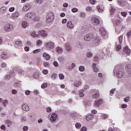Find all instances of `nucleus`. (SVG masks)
Listing matches in <instances>:
<instances>
[{"instance_id": "nucleus-39", "label": "nucleus", "mask_w": 131, "mask_h": 131, "mask_svg": "<svg viewBox=\"0 0 131 131\" xmlns=\"http://www.w3.org/2000/svg\"><path fill=\"white\" fill-rule=\"evenodd\" d=\"M84 70H85V68L84 66H80L79 67V70L81 72H83V71H84Z\"/></svg>"}, {"instance_id": "nucleus-59", "label": "nucleus", "mask_w": 131, "mask_h": 131, "mask_svg": "<svg viewBox=\"0 0 131 131\" xmlns=\"http://www.w3.org/2000/svg\"><path fill=\"white\" fill-rule=\"evenodd\" d=\"M39 52H40V49L35 50L33 51L34 54H37V53H39Z\"/></svg>"}, {"instance_id": "nucleus-23", "label": "nucleus", "mask_w": 131, "mask_h": 131, "mask_svg": "<svg viewBox=\"0 0 131 131\" xmlns=\"http://www.w3.org/2000/svg\"><path fill=\"white\" fill-rule=\"evenodd\" d=\"M15 43L17 48H21L22 47V41H16Z\"/></svg>"}, {"instance_id": "nucleus-20", "label": "nucleus", "mask_w": 131, "mask_h": 131, "mask_svg": "<svg viewBox=\"0 0 131 131\" xmlns=\"http://www.w3.org/2000/svg\"><path fill=\"white\" fill-rule=\"evenodd\" d=\"M123 52L124 53H125V54H127V55H129V54H130V50L128 49L127 46L124 48Z\"/></svg>"}, {"instance_id": "nucleus-28", "label": "nucleus", "mask_w": 131, "mask_h": 131, "mask_svg": "<svg viewBox=\"0 0 131 131\" xmlns=\"http://www.w3.org/2000/svg\"><path fill=\"white\" fill-rule=\"evenodd\" d=\"M84 92V90H81L79 91V96L81 97H84V94L83 92Z\"/></svg>"}, {"instance_id": "nucleus-4", "label": "nucleus", "mask_w": 131, "mask_h": 131, "mask_svg": "<svg viewBox=\"0 0 131 131\" xmlns=\"http://www.w3.org/2000/svg\"><path fill=\"white\" fill-rule=\"evenodd\" d=\"M55 19V14L53 12H50L48 13L46 17V23H53Z\"/></svg>"}, {"instance_id": "nucleus-48", "label": "nucleus", "mask_w": 131, "mask_h": 131, "mask_svg": "<svg viewBox=\"0 0 131 131\" xmlns=\"http://www.w3.org/2000/svg\"><path fill=\"white\" fill-rule=\"evenodd\" d=\"M92 56H93V53H92L91 52H88L86 54V57L88 58H91V57H92Z\"/></svg>"}, {"instance_id": "nucleus-18", "label": "nucleus", "mask_w": 131, "mask_h": 131, "mask_svg": "<svg viewBox=\"0 0 131 131\" xmlns=\"http://www.w3.org/2000/svg\"><path fill=\"white\" fill-rule=\"evenodd\" d=\"M30 5H25L23 6L21 11L23 12H27V11H28L29 10H30Z\"/></svg>"}, {"instance_id": "nucleus-34", "label": "nucleus", "mask_w": 131, "mask_h": 131, "mask_svg": "<svg viewBox=\"0 0 131 131\" xmlns=\"http://www.w3.org/2000/svg\"><path fill=\"white\" fill-rule=\"evenodd\" d=\"M93 68L94 69V72H98V71H99V69H98V68L96 67V63H94L93 64Z\"/></svg>"}, {"instance_id": "nucleus-25", "label": "nucleus", "mask_w": 131, "mask_h": 131, "mask_svg": "<svg viewBox=\"0 0 131 131\" xmlns=\"http://www.w3.org/2000/svg\"><path fill=\"white\" fill-rule=\"evenodd\" d=\"M56 53L58 54H61V53L63 52V49L60 47H57L56 48Z\"/></svg>"}, {"instance_id": "nucleus-3", "label": "nucleus", "mask_w": 131, "mask_h": 131, "mask_svg": "<svg viewBox=\"0 0 131 131\" xmlns=\"http://www.w3.org/2000/svg\"><path fill=\"white\" fill-rule=\"evenodd\" d=\"M14 29L15 26L11 23L6 24L3 27V29L6 32H11V31H13Z\"/></svg>"}, {"instance_id": "nucleus-6", "label": "nucleus", "mask_w": 131, "mask_h": 131, "mask_svg": "<svg viewBox=\"0 0 131 131\" xmlns=\"http://www.w3.org/2000/svg\"><path fill=\"white\" fill-rule=\"evenodd\" d=\"M95 33H90L84 36V39L85 41H91V39H93Z\"/></svg>"}, {"instance_id": "nucleus-49", "label": "nucleus", "mask_w": 131, "mask_h": 131, "mask_svg": "<svg viewBox=\"0 0 131 131\" xmlns=\"http://www.w3.org/2000/svg\"><path fill=\"white\" fill-rule=\"evenodd\" d=\"M117 2L119 6H122V4H123V1L122 0H118Z\"/></svg>"}, {"instance_id": "nucleus-57", "label": "nucleus", "mask_w": 131, "mask_h": 131, "mask_svg": "<svg viewBox=\"0 0 131 131\" xmlns=\"http://www.w3.org/2000/svg\"><path fill=\"white\" fill-rule=\"evenodd\" d=\"M1 67L2 68H6V67H7V63H5V62H3L1 64Z\"/></svg>"}, {"instance_id": "nucleus-14", "label": "nucleus", "mask_w": 131, "mask_h": 131, "mask_svg": "<svg viewBox=\"0 0 131 131\" xmlns=\"http://www.w3.org/2000/svg\"><path fill=\"white\" fill-rule=\"evenodd\" d=\"M38 33V35H41L43 37H47L48 36V32L43 30L39 31Z\"/></svg>"}, {"instance_id": "nucleus-11", "label": "nucleus", "mask_w": 131, "mask_h": 131, "mask_svg": "<svg viewBox=\"0 0 131 131\" xmlns=\"http://www.w3.org/2000/svg\"><path fill=\"white\" fill-rule=\"evenodd\" d=\"M99 31H100L101 34L102 35V36H104V38H107V37H108V35L106 32V30H105L104 28H101Z\"/></svg>"}, {"instance_id": "nucleus-13", "label": "nucleus", "mask_w": 131, "mask_h": 131, "mask_svg": "<svg viewBox=\"0 0 131 131\" xmlns=\"http://www.w3.org/2000/svg\"><path fill=\"white\" fill-rule=\"evenodd\" d=\"M102 104H103V100H97L95 101L94 106L95 107H100V105H102Z\"/></svg>"}, {"instance_id": "nucleus-42", "label": "nucleus", "mask_w": 131, "mask_h": 131, "mask_svg": "<svg viewBox=\"0 0 131 131\" xmlns=\"http://www.w3.org/2000/svg\"><path fill=\"white\" fill-rule=\"evenodd\" d=\"M18 73L20 75H24V71L22 70H19L18 71Z\"/></svg>"}, {"instance_id": "nucleus-60", "label": "nucleus", "mask_w": 131, "mask_h": 131, "mask_svg": "<svg viewBox=\"0 0 131 131\" xmlns=\"http://www.w3.org/2000/svg\"><path fill=\"white\" fill-rule=\"evenodd\" d=\"M42 26V25L41 24V23H38L36 25V27L37 28H39V27H41Z\"/></svg>"}, {"instance_id": "nucleus-47", "label": "nucleus", "mask_w": 131, "mask_h": 131, "mask_svg": "<svg viewBox=\"0 0 131 131\" xmlns=\"http://www.w3.org/2000/svg\"><path fill=\"white\" fill-rule=\"evenodd\" d=\"M47 86H48V84H47L46 83H43L41 85V89H46L47 88Z\"/></svg>"}, {"instance_id": "nucleus-62", "label": "nucleus", "mask_w": 131, "mask_h": 131, "mask_svg": "<svg viewBox=\"0 0 131 131\" xmlns=\"http://www.w3.org/2000/svg\"><path fill=\"white\" fill-rule=\"evenodd\" d=\"M15 11V7H11L9 9V12H14Z\"/></svg>"}, {"instance_id": "nucleus-45", "label": "nucleus", "mask_w": 131, "mask_h": 131, "mask_svg": "<svg viewBox=\"0 0 131 131\" xmlns=\"http://www.w3.org/2000/svg\"><path fill=\"white\" fill-rule=\"evenodd\" d=\"M43 2V0H35V3L39 4V5H41Z\"/></svg>"}, {"instance_id": "nucleus-9", "label": "nucleus", "mask_w": 131, "mask_h": 131, "mask_svg": "<svg viewBox=\"0 0 131 131\" xmlns=\"http://www.w3.org/2000/svg\"><path fill=\"white\" fill-rule=\"evenodd\" d=\"M57 118H58V116L56 113H53L51 115L50 117V121L51 122H55L56 120H57Z\"/></svg>"}, {"instance_id": "nucleus-38", "label": "nucleus", "mask_w": 131, "mask_h": 131, "mask_svg": "<svg viewBox=\"0 0 131 131\" xmlns=\"http://www.w3.org/2000/svg\"><path fill=\"white\" fill-rule=\"evenodd\" d=\"M36 44H37V46H38L39 47H40V46H41V45H42V41L40 40H37L36 41Z\"/></svg>"}, {"instance_id": "nucleus-54", "label": "nucleus", "mask_w": 131, "mask_h": 131, "mask_svg": "<svg viewBox=\"0 0 131 131\" xmlns=\"http://www.w3.org/2000/svg\"><path fill=\"white\" fill-rule=\"evenodd\" d=\"M102 117L103 119H106V118H108V117H109V116H108V115L103 114L102 115Z\"/></svg>"}, {"instance_id": "nucleus-41", "label": "nucleus", "mask_w": 131, "mask_h": 131, "mask_svg": "<svg viewBox=\"0 0 131 131\" xmlns=\"http://www.w3.org/2000/svg\"><path fill=\"white\" fill-rule=\"evenodd\" d=\"M58 61L59 62H60L61 63H63L64 62V57L60 56L58 58Z\"/></svg>"}, {"instance_id": "nucleus-40", "label": "nucleus", "mask_w": 131, "mask_h": 131, "mask_svg": "<svg viewBox=\"0 0 131 131\" xmlns=\"http://www.w3.org/2000/svg\"><path fill=\"white\" fill-rule=\"evenodd\" d=\"M75 127H76L78 129L80 128V127H81V124L79 123H76L75 124Z\"/></svg>"}, {"instance_id": "nucleus-26", "label": "nucleus", "mask_w": 131, "mask_h": 131, "mask_svg": "<svg viewBox=\"0 0 131 131\" xmlns=\"http://www.w3.org/2000/svg\"><path fill=\"white\" fill-rule=\"evenodd\" d=\"M43 57L44 58H45L46 60H47V61H48V60H50V55L47 54V53H44L43 54Z\"/></svg>"}, {"instance_id": "nucleus-15", "label": "nucleus", "mask_w": 131, "mask_h": 131, "mask_svg": "<svg viewBox=\"0 0 131 131\" xmlns=\"http://www.w3.org/2000/svg\"><path fill=\"white\" fill-rule=\"evenodd\" d=\"M67 27L69 29H73L74 28V25L72 23V21H69L67 24Z\"/></svg>"}, {"instance_id": "nucleus-55", "label": "nucleus", "mask_w": 131, "mask_h": 131, "mask_svg": "<svg viewBox=\"0 0 131 131\" xmlns=\"http://www.w3.org/2000/svg\"><path fill=\"white\" fill-rule=\"evenodd\" d=\"M86 130H88V128H86V127L85 126H83L80 129V131H86Z\"/></svg>"}, {"instance_id": "nucleus-44", "label": "nucleus", "mask_w": 131, "mask_h": 131, "mask_svg": "<svg viewBox=\"0 0 131 131\" xmlns=\"http://www.w3.org/2000/svg\"><path fill=\"white\" fill-rule=\"evenodd\" d=\"M51 78L53 80H55L57 78V74H53L51 75Z\"/></svg>"}, {"instance_id": "nucleus-21", "label": "nucleus", "mask_w": 131, "mask_h": 131, "mask_svg": "<svg viewBox=\"0 0 131 131\" xmlns=\"http://www.w3.org/2000/svg\"><path fill=\"white\" fill-rule=\"evenodd\" d=\"M125 69L128 73L131 74V64L126 65Z\"/></svg>"}, {"instance_id": "nucleus-51", "label": "nucleus", "mask_w": 131, "mask_h": 131, "mask_svg": "<svg viewBox=\"0 0 131 131\" xmlns=\"http://www.w3.org/2000/svg\"><path fill=\"white\" fill-rule=\"evenodd\" d=\"M80 16L82 18H85V13H84V12H81L80 13Z\"/></svg>"}, {"instance_id": "nucleus-12", "label": "nucleus", "mask_w": 131, "mask_h": 131, "mask_svg": "<svg viewBox=\"0 0 131 131\" xmlns=\"http://www.w3.org/2000/svg\"><path fill=\"white\" fill-rule=\"evenodd\" d=\"M0 57L3 60H7L9 59V56L8 54L5 52H3L0 54Z\"/></svg>"}, {"instance_id": "nucleus-33", "label": "nucleus", "mask_w": 131, "mask_h": 131, "mask_svg": "<svg viewBox=\"0 0 131 131\" xmlns=\"http://www.w3.org/2000/svg\"><path fill=\"white\" fill-rule=\"evenodd\" d=\"M93 8L91 6H87L85 9L86 12H92Z\"/></svg>"}, {"instance_id": "nucleus-37", "label": "nucleus", "mask_w": 131, "mask_h": 131, "mask_svg": "<svg viewBox=\"0 0 131 131\" xmlns=\"http://www.w3.org/2000/svg\"><path fill=\"white\" fill-rule=\"evenodd\" d=\"M80 84H81V82L80 81H77L74 84V86H76L77 88H78V86H80Z\"/></svg>"}, {"instance_id": "nucleus-19", "label": "nucleus", "mask_w": 131, "mask_h": 131, "mask_svg": "<svg viewBox=\"0 0 131 131\" xmlns=\"http://www.w3.org/2000/svg\"><path fill=\"white\" fill-rule=\"evenodd\" d=\"M65 47L66 51H68V52H70L72 50V48H71V46H70L69 43H66L65 45Z\"/></svg>"}, {"instance_id": "nucleus-50", "label": "nucleus", "mask_w": 131, "mask_h": 131, "mask_svg": "<svg viewBox=\"0 0 131 131\" xmlns=\"http://www.w3.org/2000/svg\"><path fill=\"white\" fill-rule=\"evenodd\" d=\"M27 120V119L26 118V117H23L21 118V121L22 122H25V121H26Z\"/></svg>"}, {"instance_id": "nucleus-36", "label": "nucleus", "mask_w": 131, "mask_h": 131, "mask_svg": "<svg viewBox=\"0 0 131 131\" xmlns=\"http://www.w3.org/2000/svg\"><path fill=\"white\" fill-rule=\"evenodd\" d=\"M58 76H59V79H60L61 80H63V79L65 78V76H64V74H59Z\"/></svg>"}, {"instance_id": "nucleus-56", "label": "nucleus", "mask_w": 131, "mask_h": 131, "mask_svg": "<svg viewBox=\"0 0 131 131\" xmlns=\"http://www.w3.org/2000/svg\"><path fill=\"white\" fill-rule=\"evenodd\" d=\"M53 65L55 67H59V63H58V62L56 61H54Z\"/></svg>"}, {"instance_id": "nucleus-22", "label": "nucleus", "mask_w": 131, "mask_h": 131, "mask_svg": "<svg viewBox=\"0 0 131 131\" xmlns=\"http://www.w3.org/2000/svg\"><path fill=\"white\" fill-rule=\"evenodd\" d=\"M92 119H94V116L93 115H89L85 118L86 121H90V120H92Z\"/></svg>"}, {"instance_id": "nucleus-10", "label": "nucleus", "mask_w": 131, "mask_h": 131, "mask_svg": "<svg viewBox=\"0 0 131 131\" xmlns=\"http://www.w3.org/2000/svg\"><path fill=\"white\" fill-rule=\"evenodd\" d=\"M91 22L94 26H97V25H99V24H100V20L96 17H93L92 18Z\"/></svg>"}, {"instance_id": "nucleus-1", "label": "nucleus", "mask_w": 131, "mask_h": 131, "mask_svg": "<svg viewBox=\"0 0 131 131\" xmlns=\"http://www.w3.org/2000/svg\"><path fill=\"white\" fill-rule=\"evenodd\" d=\"M25 20L26 21H38L39 17L36 16L34 12H29L25 15Z\"/></svg>"}, {"instance_id": "nucleus-8", "label": "nucleus", "mask_w": 131, "mask_h": 131, "mask_svg": "<svg viewBox=\"0 0 131 131\" xmlns=\"http://www.w3.org/2000/svg\"><path fill=\"white\" fill-rule=\"evenodd\" d=\"M119 43L118 42H116V51H120L121 50V43H122V36H120L119 38Z\"/></svg>"}, {"instance_id": "nucleus-24", "label": "nucleus", "mask_w": 131, "mask_h": 131, "mask_svg": "<svg viewBox=\"0 0 131 131\" xmlns=\"http://www.w3.org/2000/svg\"><path fill=\"white\" fill-rule=\"evenodd\" d=\"M27 26H28V22H26L25 21H24L22 22L21 27H23V28H26V27H27Z\"/></svg>"}, {"instance_id": "nucleus-53", "label": "nucleus", "mask_w": 131, "mask_h": 131, "mask_svg": "<svg viewBox=\"0 0 131 131\" xmlns=\"http://www.w3.org/2000/svg\"><path fill=\"white\" fill-rule=\"evenodd\" d=\"M121 15L123 17H126L127 13H126V12H121Z\"/></svg>"}, {"instance_id": "nucleus-52", "label": "nucleus", "mask_w": 131, "mask_h": 131, "mask_svg": "<svg viewBox=\"0 0 131 131\" xmlns=\"http://www.w3.org/2000/svg\"><path fill=\"white\" fill-rule=\"evenodd\" d=\"M3 104L4 106V107H7V104H8V100H4L3 102Z\"/></svg>"}, {"instance_id": "nucleus-7", "label": "nucleus", "mask_w": 131, "mask_h": 131, "mask_svg": "<svg viewBox=\"0 0 131 131\" xmlns=\"http://www.w3.org/2000/svg\"><path fill=\"white\" fill-rule=\"evenodd\" d=\"M45 47L49 50H53L55 48V43L53 41H49L45 43Z\"/></svg>"}, {"instance_id": "nucleus-29", "label": "nucleus", "mask_w": 131, "mask_h": 131, "mask_svg": "<svg viewBox=\"0 0 131 131\" xmlns=\"http://www.w3.org/2000/svg\"><path fill=\"white\" fill-rule=\"evenodd\" d=\"M100 97V94H99V92H96L95 94L93 95V98L94 99H98Z\"/></svg>"}, {"instance_id": "nucleus-35", "label": "nucleus", "mask_w": 131, "mask_h": 131, "mask_svg": "<svg viewBox=\"0 0 131 131\" xmlns=\"http://www.w3.org/2000/svg\"><path fill=\"white\" fill-rule=\"evenodd\" d=\"M75 67V63H72L68 67V69L70 70H71V69H73Z\"/></svg>"}, {"instance_id": "nucleus-31", "label": "nucleus", "mask_w": 131, "mask_h": 131, "mask_svg": "<svg viewBox=\"0 0 131 131\" xmlns=\"http://www.w3.org/2000/svg\"><path fill=\"white\" fill-rule=\"evenodd\" d=\"M77 47L79 49H82V48H83V44L80 42H79L77 43Z\"/></svg>"}, {"instance_id": "nucleus-2", "label": "nucleus", "mask_w": 131, "mask_h": 131, "mask_svg": "<svg viewBox=\"0 0 131 131\" xmlns=\"http://www.w3.org/2000/svg\"><path fill=\"white\" fill-rule=\"evenodd\" d=\"M118 66H116L115 67V70H114V74H116L117 76L119 78H122L124 76V71L122 69H119L117 71L116 70L118 69Z\"/></svg>"}, {"instance_id": "nucleus-17", "label": "nucleus", "mask_w": 131, "mask_h": 131, "mask_svg": "<svg viewBox=\"0 0 131 131\" xmlns=\"http://www.w3.org/2000/svg\"><path fill=\"white\" fill-rule=\"evenodd\" d=\"M19 16H20L19 12H15L12 14V15L11 16V19H17V18H18V17H19Z\"/></svg>"}, {"instance_id": "nucleus-43", "label": "nucleus", "mask_w": 131, "mask_h": 131, "mask_svg": "<svg viewBox=\"0 0 131 131\" xmlns=\"http://www.w3.org/2000/svg\"><path fill=\"white\" fill-rule=\"evenodd\" d=\"M72 13H77V12H78V9L76 8H73L72 9Z\"/></svg>"}, {"instance_id": "nucleus-46", "label": "nucleus", "mask_w": 131, "mask_h": 131, "mask_svg": "<svg viewBox=\"0 0 131 131\" xmlns=\"http://www.w3.org/2000/svg\"><path fill=\"white\" fill-rule=\"evenodd\" d=\"M14 85L15 88H20V86H21V84L19 82H16L14 83Z\"/></svg>"}, {"instance_id": "nucleus-64", "label": "nucleus", "mask_w": 131, "mask_h": 131, "mask_svg": "<svg viewBox=\"0 0 131 131\" xmlns=\"http://www.w3.org/2000/svg\"><path fill=\"white\" fill-rule=\"evenodd\" d=\"M126 35L128 36V38H129V37H130L131 36V31H128Z\"/></svg>"}, {"instance_id": "nucleus-63", "label": "nucleus", "mask_w": 131, "mask_h": 131, "mask_svg": "<svg viewBox=\"0 0 131 131\" xmlns=\"http://www.w3.org/2000/svg\"><path fill=\"white\" fill-rule=\"evenodd\" d=\"M124 101L126 102H129V97H126L124 98Z\"/></svg>"}, {"instance_id": "nucleus-58", "label": "nucleus", "mask_w": 131, "mask_h": 131, "mask_svg": "<svg viewBox=\"0 0 131 131\" xmlns=\"http://www.w3.org/2000/svg\"><path fill=\"white\" fill-rule=\"evenodd\" d=\"M11 93L13 95H17V92L16 90H12Z\"/></svg>"}, {"instance_id": "nucleus-30", "label": "nucleus", "mask_w": 131, "mask_h": 131, "mask_svg": "<svg viewBox=\"0 0 131 131\" xmlns=\"http://www.w3.org/2000/svg\"><path fill=\"white\" fill-rule=\"evenodd\" d=\"M113 22L115 25H119V23H120V20L119 19H113Z\"/></svg>"}, {"instance_id": "nucleus-32", "label": "nucleus", "mask_w": 131, "mask_h": 131, "mask_svg": "<svg viewBox=\"0 0 131 131\" xmlns=\"http://www.w3.org/2000/svg\"><path fill=\"white\" fill-rule=\"evenodd\" d=\"M31 35L33 37H38V36H39V35L36 34L35 31L32 32L31 34Z\"/></svg>"}, {"instance_id": "nucleus-16", "label": "nucleus", "mask_w": 131, "mask_h": 131, "mask_svg": "<svg viewBox=\"0 0 131 131\" xmlns=\"http://www.w3.org/2000/svg\"><path fill=\"white\" fill-rule=\"evenodd\" d=\"M21 108L24 111H26V112H28V111L30 110L29 106L28 105L24 103L21 105Z\"/></svg>"}, {"instance_id": "nucleus-61", "label": "nucleus", "mask_w": 131, "mask_h": 131, "mask_svg": "<svg viewBox=\"0 0 131 131\" xmlns=\"http://www.w3.org/2000/svg\"><path fill=\"white\" fill-rule=\"evenodd\" d=\"M34 94H35V95H36V96L39 95V92L38 90H34Z\"/></svg>"}, {"instance_id": "nucleus-27", "label": "nucleus", "mask_w": 131, "mask_h": 131, "mask_svg": "<svg viewBox=\"0 0 131 131\" xmlns=\"http://www.w3.org/2000/svg\"><path fill=\"white\" fill-rule=\"evenodd\" d=\"M6 11H7V8L5 7H3L0 9V13H1V14H4V13H6Z\"/></svg>"}, {"instance_id": "nucleus-5", "label": "nucleus", "mask_w": 131, "mask_h": 131, "mask_svg": "<svg viewBox=\"0 0 131 131\" xmlns=\"http://www.w3.org/2000/svg\"><path fill=\"white\" fill-rule=\"evenodd\" d=\"M101 41V37L96 33H94L93 38L92 39V42L93 45H98Z\"/></svg>"}]
</instances>
